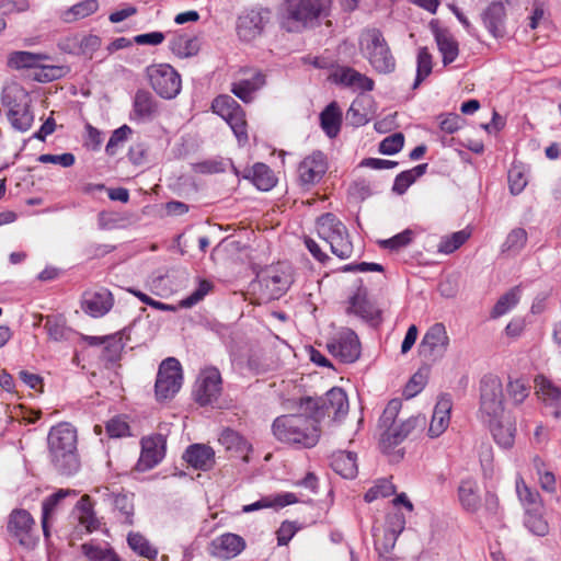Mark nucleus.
<instances>
[{"label":"nucleus","mask_w":561,"mask_h":561,"mask_svg":"<svg viewBox=\"0 0 561 561\" xmlns=\"http://www.w3.org/2000/svg\"><path fill=\"white\" fill-rule=\"evenodd\" d=\"M47 448L49 461L60 476L71 477L80 470L78 432L71 423L60 422L50 427Z\"/></svg>","instance_id":"obj_1"},{"label":"nucleus","mask_w":561,"mask_h":561,"mask_svg":"<svg viewBox=\"0 0 561 561\" xmlns=\"http://www.w3.org/2000/svg\"><path fill=\"white\" fill-rule=\"evenodd\" d=\"M202 325L215 332L222 340L234 360H247L249 369L256 374L266 370L267 365L263 360V348L257 343L244 341L237 323L227 325L216 318H204Z\"/></svg>","instance_id":"obj_2"},{"label":"nucleus","mask_w":561,"mask_h":561,"mask_svg":"<svg viewBox=\"0 0 561 561\" xmlns=\"http://www.w3.org/2000/svg\"><path fill=\"white\" fill-rule=\"evenodd\" d=\"M274 437L298 449L314 447L321 436L320 426L312 421L310 414H284L272 423Z\"/></svg>","instance_id":"obj_3"},{"label":"nucleus","mask_w":561,"mask_h":561,"mask_svg":"<svg viewBox=\"0 0 561 561\" xmlns=\"http://www.w3.org/2000/svg\"><path fill=\"white\" fill-rule=\"evenodd\" d=\"M332 0H286L280 25L288 32H301L312 26L320 18L327 16Z\"/></svg>","instance_id":"obj_4"},{"label":"nucleus","mask_w":561,"mask_h":561,"mask_svg":"<svg viewBox=\"0 0 561 561\" xmlns=\"http://www.w3.org/2000/svg\"><path fill=\"white\" fill-rule=\"evenodd\" d=\"M294 282V273L290 264L278 262L265 266L256 274V279L251 283V289L257 295V304L277 299L283 296Z\"/></svg>","instance_id":"obj_5"},{"label":"nucleus","mask_w":561,"mask_h":561,"mask_svg":"<svg viewBox=\"0 0 561 561\" xmlns=\"http://www.w3.org/2000/svg\"><path fill=\"white\" fill-rule=\"evenodd\" d=\"M299 407L317 425L329 417L332 422H341L350 410L346 392L340 387H333L322 397H302Z\"/></svg>","instance_id":"obj_6"},{"label":"nucleus","mask_w":561,"mask_h":561,"mask_svg":"<svg viewBox=\"0 0 561 561\" xmlns=\"http://www.w3.org/2000/svg\"><path fill=\"white\" fill-rule=\"evenodd\" d=\"M359 48L363 56L377 72L390 73L394 70L396 59L379 30H364L359 36Z\"/></svg>","instance_id":"obj_7"},{"label":"nucleus","mask_w":561,"mask_h":561,"mask_svg":"<svg viewBox=\"0 0 561 561\" xmlns=\"http://www.w3.org/2000/svg\"><path fill=\"white\" fill-rule=\"evenodd\" d=\"M1 100L8 110V118L12 127L19 131L28 130L34 115L30 111L31 100L27 92L18 84H11L3 89Z\"/></svg>","instance_id":"obj_8"},{"label":"nucleus","mask_w":561,"mask_h":561,"mask_svg":"<svg viewBox=\"0 0 561 561\" xmlns=\"http://www.w3.org/2000/svg\"><path fill=\"white\" fill-rule=\"evenodd\" d=\"M480 407L479 411L483 420L500 417L504 412L503 383L499 376L484 375L480 380Z\"/></svg>","instance_id":"obj_9"},{"label":"nucleus","mask_w":561,"mask_h":561,"mask_svg":"<svg viewBox=\"0 0 561 561\" xmlns=\"http://www.w3.org/2000/svg\"><path fill=\"white\" fill-rule=\"evenodd\" d=\"M35 525V519L28 511L14 508L8 516L7 531L20 546L33 549L38 542Z\"/></svg>","instance_id":"obj_10"},{"label":"nucleus","mask_w":561,"mask_h":561,"mask_svg":"<svg viewBox=\"0 0 561 561\" xmlns=\"http://www.w3.org/2000/svg\"><path fill=\"white\" fill-rule=\"evenodd\" d=\"M182 368L175 357H168L159 366L154 383L157 400H168L179 392L182 386Z\"/></svg>","instance_id":"obj_11"},{"label":"nucleus","mask_w":561,"mask_h":561,"mask_svg":"<svg viewBox=\"0 0 561 561\" xmlns=\"http://www.w3.org/2000/svg\"><path fill=\"white\" fill-rule=\"evenodd\" d=\"M147 77L152 89L163 99L171 100L181 91V77L168 64L149 66L147 68Z\"/></svg>","instance_id":"obj_12"},{"label":"nucleus","mask_w":561,"mask_h":561,"mask_svg":"<svg viewBox=\"0 0 561 561\" xmlns=\"http://www.w3.org/2000/svg\"><path fill=\"white\" fill-rule=\"evenodd\" d=\"M328 352L341 363H355L360 356V342L357 334L348 329L341 328L325 343Z\"/></svg>","instance_id":"obj_13"},{"label":"nucleus","mask_w":561,"mask_h":561,"mask_svg":"<svg viewBox=\"0 0 561 561\" xmlns=\"http://www.w3.org/2000/svg\"><path fill=\"white\" fill-rule=\"evenodd\" d=\"M211 108L229 124L240 142L248 140L244 112L233 98L219 95L213 101Z\"/></svg>","instance_id":"obj_14"},{"label":"nucleus","mask_w":561,"mask_h":561,"mask_svg":"<svg viewBox=\"0 0 561 561\" xmlns=\"http://www.w3.org/2000/svg\"><path fill=\"white\" fill-rule=\"evenodd\" d=\"M426 419L423 415L410 416L399 424H394L382 432L380 448L382 453L390 455L392 450L408 438L416 428H424Z\"/></svg>","instance_id":"obj_15"},{"label":"nucleus","mask_w":561,"mask_h":561,"mask_svg":"<svg viewBox=\"0 0 561 561\" xmlns=\"http://www.w3.org/2000/svg\"><path fill=\"white\" fill-rule=\"evenodd\" d=\"M535 393L542 403L545 414L561 419V388L543 375L534 379Z\"/></svg>","instance_id":"obj_16"},{"label":"nucleus","mask_w":561,"mask_h":561,"mask_svg":"<svg viewBox=\"0 0 561 561\" xmlns=\"http://www.w3.org/2000/svg\"><path fill=\"white\" fill-rule=\"evenodd\" d=\"M449 345L446 328L442 323H435L425 333L420 344V354L431 362L444 357Z\"/></svg>","instance_id":"obj_17"},{"label":"nucleus","mask_w":561,"mask_h":561,"mask_svg":"<svg viewBox=\"0 0 561 561\" xmlns=\"http://www.w3.org/2000/svg\"><path fill=\"white\" fill-rule=\"evenodd\" d=\"M141 453L136 468L147 471L154 468L165 456L167 438L162 434H153L141 438Z\"/></svg>","instance_id":"obj_18"},{"label":"nucleus","mask_w":561,"mask_h":561,"mask_svg":"<svg viewBox=\"0 0 561 561\" xmlns=\"http://www.w3.org/2000/svg\"><path fill=\"white\" fill-rule=\"evenodd\" d=\"M221 376L217 368L211 367L203 371L195 389V400L201 405L216 402L221 394Z\"/></svg>","instance_id":"obj_19"},{"label":"nucleus","mask_w":561,"mask_h":561,"mask_svg":"<svg viewBox=\"0 0 561 561\" xmlns=\"http://www.w3.org/2000/svg\"><path fill=\"white\" fill-rule=\"evenodd\" d=\"M90 346L103 345L101 351V359L105 363V367L110 368L121 359L124 344L119 332L104 336L79 335Z\"/></svg>","instance_id":"obj_20"},{"label":"nucleus","mask_w":561,"mask_h":561,"mask_svg":"<svg viewBox=\"0 0 561 561\" xmlns=\"http://www.w3.org/2000/svg\"><path fill=\"white\" fill-rule=\"evenodd\" d=\"M328 169L325 156L316 151L306 157L298 167V179L302 186L310 187L321 181Z\"/></svg>","instance_id":"obj_21"},{"label":"nucleus","mask_w":561,"mask_h":561,"mask_svg":"<svg viewBox=\"0 0 561 561\" xmlns=\"http://www.w3.org/2000/svg\"><path fill=\"white\" fill-rule=\"evenodd\" d=\"M245 548L244 539L236 534L227 533L210 542V554L218 559L230 560Z\"/></svg>","instance_id":"obj_22"},{"label":"nucleus","mask_w":561,"mask_h":561,"mask_svg":"<svg viewBox=\"0 0 561 561\" xmlns=\"http://www.w3.org/2000/svg\"><path fill=\"white\" fill-rule=\"evenodd\" d=\"M496 445L503 449H511L515 444L516 423L510 417L485 420Z\"/></svg>","instance_id":"obj_23"},{"label":"nucleus","mask_w":561,"mask_h":561,"mask_svg":"<svg viewBox=\"0 0 561 561\" xmlns=\"http://www.w3.org/2000/svg\"><path fill=\"white\" fill-rule=\"evenodd\" d=\"M453 401L449 394H443L437 400L432 420L428 427V436L436 438L440 436L448 427L450 422V412Z\"/></svg>","instance_id":"obj_24"},{"label":"nucleus","mask_w":561,"mask_h":561,"mask_svg":"<svg viewBox=\"0 0 561 561\" xmlns=\"http://www.w3.org/2000/svg\"><path fill=\"white\" fill-rule=\"evenodd\" d=\"M245 76L232 84L231 92L241 101L249 103L253 94L265 84V76L259 70L245 71Z\"/></svg>","instance_id":"obj_25"},{"label":"nucleus","mask_w":561,"mask_h":561,"mask_svg":"<svg viewBox=\"0 0 561 561\" xmlns=\"http://www.w3.org/2000/svg\"><path fill=\"white\" fill-rule=\"evenodd\" d=\"M183 459L194 469L208 471L215 465V451L205 444H192L184 454Z\"/></svg>","instance_id":"obj_26"},{"label":"nucleus","mask_w":561,"mask_h":561,"mask_svg":"<svg viewBox=\"0 0 561 561\" xmlns=\"http://www.w3.org/2000/svg\"><path fill=\"white\" fill-rule=\"evenodd\" d=\"M113 304V295L105 288L96 291H87L82 297V308L85 312L105 316L112 309Z\"/></svg>","instance_id":"obj_27"},{"label":"nucleus","mask_w":561,"mask_h":561,"mask_svg":"<svg viewBox=\"0 0 561 561\" xmlns=\"http://www.w3.org/2000/svg\"><path fill=\"white\" fill-rule=\"evenodd\" d=\"M159 112L154 96L145 90H138L133 103V117L138 121L152 119Z\"/></svg>","instance_id":"obj_28"},{"label":"nucleus","mask_w":561,"mask_h":561,"mask_svg":"<svg viewBox=\"0 0 561 561\" xmlns=\"http://www.w3.org/2000/svg\"><path fill=\"white\" fill-rule=\"evenodd\" d=\"M264 24V18L260 12H248L238 20V35L242 41L250 42L262 33Z\"/></svg>","instance_id":"obj_29"},{"label":"nucleus","mask_w":561,"mask_h":561,"mask_svg":"<svg viewBox=\"0 0 561 561\" xmlns=\"http://www.w3.org/2000/svg\"><path fill=\"white\" fill-rule=\"evenodd\" d=\"M505 18V7L502 2H492L482 13L483 23L494 37L504 35Z\"/></svg>","instance_id":"obj_30"},{"label":"nucleus","mask_w":561,"mask_h":561,"mask_svg":"<svg viewBox=\"0 0 561 561\" xmlns=\"http://www.w3.org/2000/svg\"><path fill=\"white\" fill-rule=\"evenodd\" d=\"M330 466L337 474L345 479H353L357 474L356 454L339 450L331 455Z\"/></svg>","instance_id":"obj_31"},{"label":"nucleus","mask_w":561,"mask_h":561,"mask_svg":"<svg viewBox=\"0 0 561 561\" xmlns=\"http://www.w3.org/2000/svg\"><path fill=\"white\" fill-rule=\"evenodd\" d=\"M348 311L356 316H381L383 312L375 301L369 299L368 293L364 288H358L351 297Z\"/></svg>","instance_id":"obj_32"},{"label":"nucleus","mask_w":561,"mask_h":561,"mask_svg":"<svg viewBox=\"0 0 561 561\" xmlns=\"http://www.w3.org/2000/svg\"><path fill=\"white\" fill-rule=\"evenodd\" d=\"M458 497L463 510L477 512L480 507L478 483L472 479L462 480L458 486Z\"/></svg>","instance_id":"obj_33"},{"label":"nucleus","mask_w":561,"mask_h":561,"mask_svg":"<svg viewBox=\"0 0 561 561\" xmlns=\"http://www.w3.org/2000/svg\"><path fill=\"white\" fill-rule=\"evenodd\" d=\"M435 39L439 53L443 56L444 65L451 64L459 54L458 43L455 37L446 30H437Z\"/></svg>","instance_id":"obj_34"},{"label":"nucleus","mask_w":561,"mask_h":561,"mask_svg":"<svg viewBox=\"0 0 561 561\" xmlns=\"http://www.w3.org/2000/svg\"><path fill=\"white\" fill-rule=\"evenodd\" d=\"M244 178L251 179L253 184L261 191H268L276 184L273 171L264 163H255Z\"/></svg>","instance_id":"obj_35"},{"label":"nucleus","mask_w":561,"mask_h":561,"mask_svg":"<svg viewBox=\"0 0 561 561\" xmlns=\"http://www.w3.org/2000/svg\"><path fill=\"white\" fill-rule=\"evenodd\" d=\"M99 7L98 0H83L62 11L60 18L66 23H73L94 14Z\"/></svg>","instance_id":"obj_36"},{"label":"nucleus","mask_w":561,"mask_h":561,"mask_svg":"<svg viewBox=\"0 0 561 561\" xmlns=\"http://www.w3.org/2000/svg\"><path fill=\"white\" fill-rule=\"evenodd\" d=\"M321 127L330 137H335L341 127L342 114L336 103L329 104L320 115Z\"/></svg>","instance_id":"obj_37"},{"label":"nucleus","mask_w":561,"mask_h":561,"mask_svg":"<svg viewBox=\"0 0 561 561\" xmlns=\"http://www.w3.org/2000/svg\"><path fill=\"white\" fill-rule=\"evenodd\" d=\"M331 251L340 259H348L353 252L352 242L348 239L347 229L344 226H337V230L332 239L328 241Z\"/></svg>","instance_id":"obj_38"},{"label":"nucleus","mask_w":561,"mask_h":561,"mask_svg":"<svg viewBox=\"0 0 561 561\" xmlns=\"http://www.w3.org/2000/svg\"><path fill=\"white\" fill-rule=\"evenodd\" d=\"M340 82L359 91H371L374 89L373 79L353 68H345L341 71Z\"/></svg>","instance_id":"obj_39"},{"label":"nucleus","mask_w":561,"mask_h":561,"mask_svg":"<svg viewBox=\"0 0 561 561\" xmlns=\"http://www.w3.org/2000/svg\"><path fill=\"white\" fill-rule=\"evenodd\" d=\"M127 543L135 553L142 558L154 560L158 557V549L140 533H129Z\"/></svg>","instance_id":"obj_40"},{"label":"nucleus","mask_w":561,"mask_h":561,"mask_svg":"<svg viewBox=\"0 0 561 561\" xmlns=\"http://www.w3.org/2000/svg\"><path fill=\"white\" fill-rule=\"evenodd\" d=\"M45 329L49 337L56 342L70 341L78 334L66 325L64 318H46Z\"/></svg>","instance_id":"obj_41"},{"label":"nucleus","mask_w":561,"mask_h":561,"mask_svg":"<svg viewBox=\"0 0 561 561\" xmlns=\"http://www.w3.org/2000/svg\"><path fill=\"white\" fill-rule=\"evenodd\" d=\"M48 59L46 55L34 54L30 51H15L9 57V65L12 68H37L41 62Z\"/></svg>","instance_id":"obj_42"},{"label":"nucleus","mask_w":561,"mask_h":561,"mask_svg":"<svg viewBox=\"0 0 561 561\" xmlns=\"http://www.w3.org/2000/svg\"><path fill=\"white\" fill-rule=\"evenodd\" d=\"M426 167L427 164H419L411 170L403 171L398 174L394 180L392 191L399 195L405 193L409 186L413 184L417 178L425 173Z\"/></svg>","instance_id":"obj_43"},{"label":"nucleus","mask_w":561,"mask_h":561,"mask_svg":"<svg viewBox=\"0 0 561 561\" xmlns=\"http://www.w3.org/2000/svg\"><path fill=\"white\" fill-rule=\"evenodd\" d=\"M81 551L90 561H121L119 556L112 548H102L93 542L83 543Z\"/></svg>","instance_id":"obj_44"},{"label":"nucleus","mask_w":561,"mask_h":561,"mask_svg":"<svg viewBox=\"0 0 561 561\" xmlns=\"http://www.w3.org/2000/svg\"><path fill=\"white\" fill-rule=\"evenodd\" d=\"M171 50L180 57H190L198 51L196 38L185 34L176 35L170 43Z\"/></svg>","instance_id":"obj_45"},{"label":"nucleus","mask_w":561,"mask_h":561,"mask_svg":"<svg viewBox=\"0 0 561 561\" xmlns=\"http://www.w3.org/2000/svg\"><path fill=\"white\" fill-rule=\"evenodd\" d=\"M506 393L513 404H522L530 393V386L524 378L508 379Z\"/></svg>","instance_id":"obj_46"},{"label":"nucleus","mask_w":561,"mask_h":561,"mask_svg":"<svg viewBox=\"0 0 561 561\" xmlns=\"http://www.w3.org/2000/svg\"><path fill=\"white\" fill-rule=\"evenodd\" d=\"M337 226H344V224L333 214H324L319 217L317 221L318 236L328 243V241L335 234Z\"/></svg>","instance_id":"obj_47"},{"label":"nucleus","mask_w":561,"mask_h":561,"mask_svg":"<svg viewBox=\"0 0 561 561\" xmlns=\"http://www.w3.org/2000/svg\"><path fill=\"white\" fill-rule=\"evenodd\" d=\"M541 508H526L524 525L526 528L537 536H545L548 534V524L542 518Z\"/></svg>","instance_id":"obj_48"},{"label":"nucleus","mask_w":561,"mask_h":561,"mask_svg":"<svg viewBox=\"0 0 561 561\" xmlns=\"http://www.w3.org/2000/svg\"><path fill=\"white\" fill-rule=\"evenodd\" d=\"M416 64V78L413 83V89H416L432 72V55L428 53L426 47H421L419 49Z\"/></svg>","instance_id":"obj_49"},{"label":"nucleus","mask_w":561,"mask_h":561,"mask_svg":"<svg viewBox=\"0 0 561 561\" xmlns=\"http://www.w3.org/2000/svg\"><path fill=\"white\" fill-rule=\"evenodd\" d=\"M469 237L470 232L466 229L456 231L450 236H445L439 241L438 252L450 254L459 249L469 239Z\"/></svg>","instance_id":"obj_50"},{"label":"nucleus","mask_w":561,"mask_h":561,"mask_svg":"<svg viewBox=\"0 0 561 561\" xmlns=\"http://www.w3.org/2000/svg\"><path fill=\"white\" fill-rule=\"evenodd\" d=\"M520 298V289L519 287H514L500 297L497 302L493 308L492 316H504L510 312L519 301Z\"/></svg>","instance_id":"obj_51"},{"label":"nucleus","mask_w":561,"mask_h":561,"mask_svg":"<svg viewBox=\"0 0 561 561\" xmlns=\"http://www.w3.org/2000/svg\"><path fill=\"white\" fill-rule=\"evenodd\" d=\"M114 508L119 514L122 523L131 525L134 515V504L130 496L126 494H116L113 496Z\"/></svg>","instance_id":"obj_52"},{"label":"nucleus","mask_w":561,"mask_h":561,"mask_svg":"<svg viewBox=\"0 0 561 561\" xmlns=\"http://www.w3.org/2000/svg\"><path fill=\"white\" fill-rule=\"evenodd\" d=\"M527 242V232L523 228L513 229L502 245L503 252H520Z\"/></svg>","instance_id":"obj_53"},{"label":"nucleus","mask_w":561,"mask_h":561,"mask_svg":"<svg viewBox=\"0 0 561 561\" xmlns=\"http://www.w3.org/2000/svg\"><path fill=\"white\" fill-rule=\"evenodd\" d=\"M402 408L401 399L394 398L391 399L386 405L382 414L379 417V427L386 431L390 426L397 424L396 420L398 414Z\"/></svg>","instance_id":"obj_54"},{"label":"nucleus","mask_w":561,"mask_h":561,"mask_svg":"<svg viewBox=\"0 0 561 561\" xmlns=\"http://www.w3.org/2000/svg\"><path fill=\"white\" fill-rule=\"evenodd\" d=\"M396 492V486L388 479L379 480L374 486L368 489L364 495L367 503H371L378 497H388Z\"/></svg>","instance_id":"obj_55"},{"label":"nucleus","mask_w":561,"mask_h":561,"mask_svg":"<svg viewBox=\"0 0 561 561\" xmlns=\"http://www.w3.org/2000/svg\"><path fill=\"white\" fill-rule=\"evenodd\" d=\"M221 442L228 449L236 448L239 451H251L252 446L249 442L233 430H225L221 434Z\"/></svg>","instance_id":"obj_56"},{"label":"nucleus","mask_w":561,"mask_h":561,"mask_svg":"<svg viewBox=\"0 0 561 561\" xmlns=\"http://www.w3.org/2000/svg\"><path fill=\"white\" fill-rule=\"evenodd\" d=\"M405 528V516L397 511L389 513L386 517V531L390 539L394 541Z\"/></svg>","instance_id":"obj_57"},{"label":"nucleus","mask_w":561,"mask_h":561,"mask_svg":"<svg viewBox=\"0 0 561 561\" xmlns=\"http://www.w3.org/2000/svg\"><path fill=\"white\" fill-rule=\"evenodd\" d=\"M516 491L525 510L541 508L540 495L537 491L529 489L524 482L523 485L519 482L516 483Z\"/></svg>","instance_id":"obj_58"},{"label":"nucleus","mask_w":561,"mask_h":561,"mask_svg":"<svg viewBox=\"0 0 561 561\" xmlns=\"http://www.w3.org/2000/svg\"><path fill=\"white\" fill-rule=\"evenodd\" d=\"M101 37L94 34L83 35L81 38L78 37V54L91 59L93 54L101 47Z\"/></svg>","instance_id":"obj_59"},{"label":"nucleus","mask_w":561,"mask_h":561,"mask_svg":"<svg viewBox=\"0 0 561 561\" xmlns=\"http://www.w3.org/2000/svg\"><path fill=\"white\" fill-rule=\"evenodd\" d=\"M72 492L73 491L71 490L60 489L57 492L44 499L42 503V517L50 519L59 502Z\"/></svg>","instance_id":"obj_60"},{"label":"nucleus","mask_w":561,"mask_h":561,"mask_svg":"<svg viewBox=\"0 0 561 561\" xmlns=\"http://www.w3.org/2000/svg\"><path fill=\"white\" fill-rule=\"evenodd\" d=\"M404 144V136L397 133L386 137L379 145V151L382 154H394L399 152Z\"/></svg>","instance_id":"obj_61"},{"label":"nucleus","mask_w":561,"mask_h":561,"mask_svg":"<svg viewBox=\"0 0 561 561\" xmlns=\"http://www.w3.org/2000/svg\"><path fill=\"white\" fill-rule=\"evenodd\" d=\"M211 289L213 284L209 280L201 279L197 288L188 297L183 299L181 305L184 307H192L201 301Z\"/></svg>","instance_id":"obj_62"},{"label":"nucleus","mask_w":561,"mask_h":561,"mask_svg":"<svg viewBox=\"0 0 561 561\" xmlns=\"http://www.w3.org/2000/svg\"><path fill=\"white\" fill-rule=\"evenodd\" d=\"M346 119L354 126H362L368 122L366 114L363 112V105L358 101H354L346 112Z\"/></svg>","instance_id":"obj_63"},{"label":"nucleus","mask_w":561,"mask_h":561,"mask_svg":"<svg viewBox=\"0 0 561 561\" xmlns=\"http://www.w3.org/2000/svg\"><path fill=\"white\" fill-rule=\"evenodd\" d=\"M527 180L518 168L508 171V185L512 194H519L526 186Z\"/></svg>","instance_id":"obj_64"}]
</instances>
